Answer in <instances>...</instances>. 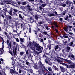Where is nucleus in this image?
<instances>
[{
    "label": "nucleus",
    "instance_id": "obj_27",
    "mask_svg": "<svg viewBox=\"0 0 75 75\" xmlns=\"http://www.w3.org/2000/svg\"><path fill=\"white\" fill-rule=\"evenodd\" d=\"M68 27H65L64 29V30L65 31L68 32Z\"/></svg>",
    "mask_w": 75,
    "mask_h": 75
},
{
    "label": "nucleus",
    "instance_id": "obj_32",
    "mask_svg": "<svg viewBox=\"0 0 75 75\" xmlns=\"http://www.w3.org/2000/svg\"><path fill=\"white\" fill-rule=\"evenodd\" d=\"M44 34L45 35H48L49 37H50L51 36L49 35L48 34V33H47L45 31L43 32Z\"/></svg>",
    "mask_w": 75,
    "mask_h": 75
},
{
    "label": "nucleus",
    "instance_id": "obj_30",
    "mask_svg": "<svg viewBox=\"0 0 75 75\" xmlns=\"http://www.w3.org/2000/svg\"><path fill=\"white\" fill-rule=\"evenodd\" d=\"M1 11L2 12V13H4V14H5V15H6V10L5 9H3V10H1Z\"/></svg>",
    "mask_w": 75,
    "mask_h": 75
},
{
    "label": "nucleus",
    "instance_id": "obj_56",
    "mask_svg": "<svg viewBox=\"0 0 75 75\" xmlns=\"http://www.w3.org/2000/svg\"><path fill=\"white\" fill-rule=\"evenodd\" d=\"M40 42H44V40L42 39H41V38H40Z\"/></svg>",
    "mask_w": 75,
    "mask_h": 75
},
{
    "label": "nucleus",
    "instance_id": "obj_58",
    "mask_svg": "<svg viewBox=\"0 0 75 75\" xmlns=\"http://www.w3.org/2000/svg\"><path fill=\"white\" fill-rule=\"evenodd\" d=\"M24 25H23V23H22V24H21V27L22 28H23V29L24 28Z\"/></svg>",
    "mask_w": 75,
    "mask_h": 75
},
{
    "label": "nucleus",
    "instance_id": "obj_11",
    "mask_svg": "<svg viewBox=\"0 0 75 75\" xmlns=\"http://www.w3.org/2000/svg\"><path fill=\"white\" fill-rule=\"evenodd\" d=\"M25 62L26 65L27 66V67H30V65L31 64V63H29V62L28 61V60H27L25 61Z\"/></svg>",
    "mask_w": 75,
    "mask_h": 75
},
{
    "label": "nucleus",
    "instance_id": "obj_31",
    "mask_svg": "<svg viewBox=\"0 0 75 75\" xmlns=\"http://www.w3.org/2000/svg\"><path fill=\"white\" fill-rule=\"evenodd\" d=\"M38 23H39L40 25L42 24H43V23H44V22L41 21H39L38 22Z\"/></svg>",
    "mask_w": 75,
    "mask_h": 75
},
{
    "label": "nucleus",
    "instance_id": "obj_42",
    "mask_svg": "<svg viewBox=\"0 0 75 75\" xmlns=\"http://www.w3.org/2000/svg\"><path fill=\"white\" fill-rule=\"evenodd\" d=\"M27 9L29 11H33V9L30 8H27Z\"/></svg>",
    "mask_w": 75,
    "mask_h": 75
},
{
    "label": "nucleus",
    "instance_id": "obj_60",
    "mask_svg": "<svg viewBox=\"0 0 75 75\" xmlns=\"http://www.w3.org/2000/svg\"><path fill=\"white\" fill-rule=\"evenodd\" d=\"M22 3L23 5H25L26 4H27V3H26V2H23Z\"/></svg>",
    "mask_w": 75,
    "mask_h": 75
},
{
    "label": "nucleus",
    "instance_id": "obj_51",
    "mask_svg": "<svg viewBox=\"0 0 75 75\" xmlns=\"http://www.w3.org/2000/svg\"><path fill=\"white\" fill-rule=\"evenodd\" d=\"M20 54L21 56H23V55H24V52H20Z\"/></svg>",
    "mask_w": 75,
    "mask_h": 75
},
{
    "label": "nucleus",
    "instance_id": "obj_55",
    "mask_svg": "<svg viewBox=\"0 0 75 75\" xmlns=\"http://www.w3.org/2000/svg\"><path fill=\"white\" fill-rule=\"evenodd\" d=\"M48 41H49V43L48 44H50V45H54L52 44H51V41L50 40H48Z\"/></svg>",
    "mask_w": 75,
    "mask_h": 75
},
{
    "label": "nucleus",
    "instance_id": "obj_62",
    "mask_svg": "<svg viewBox=\"0 0 75 75\" xmlns=\"http://www.w3.org/2000/svg\"><path fill=\"white\" fill-rule=\"evenodd\" d=\"M37 31H38H38H40V28H38L37 27Z\"/></svg>",
    "mask_w": 75,
    "mask_h": 75
},
{
    "label": "nucleus",
    "instance_id": "obj_4",
    "mask_svg": "<svg viewBox=\"0 0 75 75\" xmlns=\"http://www.w3.org/2000/svg\"><path fill=\"white\" fill-rule=\"evenodd\" d=\"M68 58H70L71 59V60L74 61L75 59L74 55L71 53H69V55L68 56Z\"/></svg>",
    "mask_w": 75,
    "mask_h": 75
},
{
    "label": "nucleus",
    "instance_id": "obj_20",
    "mask_svg": "<svg viewBox=\"0 0 75 75\" xmlns=\"http://www.w3.org/2000/svg\"><path fill=\"white\" fill-rule=\"evenodd\" d=\"M4 2L7 4H10V1H8V0H4Z\"/></svg>",
    "mask_w": 75,
    "mask_h": 75
},
{
    "label": "nucleus",
    "instance_id": "obj_7",
    "mask_svg": "<svg viewBox=\"0 0 75 75\" xmlns=\"http://www.w3.org/2000/svg\"><path fill=\"white\" fill-rule=\"evenodd\" d=\"M13 52L14 57H16V55H17V48H15V49H13Z\"/></svg>",
    "mask_w": 75,
    "mask_h": 75
},
{
    "label": "nucleus",
    "instance_id": "obj_6",
    "mask_svg": "<svg viewBox=\"0 0 75 75\" xmlns=\"http://www.w3.org/2000/svg\"><path fill=\"white\" fill-rule=\"evenodd\" d=\"M45 57V58H46V59H45V62H46V64H49V63H48V60H47L48 58V57L45 54H44L43 56H42V58H44Z\"/></svg>",
    "mask_w": 75,
    "mask_h": 75
},
{
    "label": "nucleus",
    "instance_id": "obj_46",
    "mask_svg": "<svg viewBox=\"0 0 75 75\" xmlns=\"http://www.w3.org/2000/svg\"><path fill=\"white\" fill-rule=\"evenodd\" d=\"M39 37H41V38H42V37H43V35L41 33H40L39 34Z\"/></svg>",
    "mask_w": 75,
    "mask_h": 75
},
{
    "label": "nucleus",
    "instance_id": "obj_19",
    "mask_svg": "<svg viewBox=\"0 0 75 75\" xmlns=\"http://www.w3.org/2000/svg\"><path fill=\"white\" fill-rule=\"evenodd\" d=\"M11 65L13 67V68H15V65H16V63H15V61H13L12 62Z\"/></svg>",
    "mask_w": 75,
    "mask_h": 75
},
{
    "label": "nucleus",
    "instance_id": "obj_40",
    "mask_svg": "<svg viewBox=\"0 0 75 75\" xmlns=\"http://www.w3.org/2000/svg\"><path fill=\"white\" fill-rule=\"evenodd\" d=\"M2 13H0V16H1L3 18H4V14H2Z\"/></svg>",
    "mask_w": 75,
    "mask_h": 75
},
{
    "label": "nucleus",
    "instance_id": "obj_2",
    "mask_svg": "<svg viewBox=\"0 0 75 75\" xmlns=\"http://www.w3.org/2000/svg\"><path fill=\"white\" fill-rule=\"evenodd\" d=\"M13 69H9L10 71L9 73L13 75H18V72L16 71L15 68H13Z\"/></svg>",
    "mask_w": 75,
    "mask_h": 75
},
{
    "label": "nucleus",
    "instance_id": "obj_47",
    "mask_svg": "<svg viewBox=\"0 0 75 75\" xmlns=\"http://www.w3.org/2000/svg\"><path fill=\"white\" fill-rule=\"evenodd\" d=\"M31 50H32V51H35V47H31Z\"/></svg>",
    "mask_w": 75,
    "mask_h": 75
},
{
    "label": "nucleus",
    "instance_id": "obj_10",
    "mask_svg": "<svg viewBox=\"0 0 75 75\" xmlns=\"http://www.w3.org/2000/svg\"><path fill=\"white\" fill-rule=\"evenodd\" d=\"M6 43L8 46H9L10 48H11V42H9L8 40H6Z\"/></svg>",
    "mask_w": 75,
    "mask_h": 75
},
{
    "label": "nucleus",
    "instance_id": "obj_35",
    "mask_svg": "<svg viewBox=\"0 0 75 75\" xmlns=\"http://www.w3.org/2000/svg\"><path fill=\"white\" fill-rule=\"evenodd\" d=\"M19 18H21V19L23 20L24 19L22 17V16L21 15V14H19Z\"/></svg>",
    "mask_w": 75,
    "mask_h": 75
},
{
    "label": "nucleus",
    "instance_id": "obj_23",
    "mask_svg": "<svg viewBox=\"0 0 75 75\" xmlns=\"http://www.w3.org/2000/svg\"><path fill=\"white\" fill-rule=\"evenodd\" d=\"M43 8L41 6H39V8H38L39 10H40V11H43Z\"/></svg>",
    "mask_w": 75,
    "mask_h": 75
},
{
    "label": "nucleus",
    "instance_id": "obj_36",
    "mask_svg": "<svg viewBox=\"0 0 75 75\" xmlns=\"http://www.w3.org/2000/svg\"><path fill=\"white\" fill-rule=\"evenodd\" d=\"M10 51V49H9V51H8V52H9L11 55H13V51Z\"/></svg>",
    "mask_w": 75,
    "mask_h": 75
},
{
    "label": "nucleus",
    "instance_id": "obj_14",
    "mask_svg": "<svg viewBox=\"0 0 75 75\" xmlns=\"http://www.w3.org/2000/svg\"><path fill=\"white\" fill-rule=\"evenodd\" d=\"M64 61H65L67 62V63H68V64H72V62L71 61V60H69L66 59H64Z\"/></svg>",
    "mask_w": 75,
    "mask_h": 75
},
{
    "label": "nucleus",
    "instance_id": "obj_22",
    "mask_svg": "<svg viewBox=\"0 0 75 75\" xmlns=\"http://www.w3.org/2000/svg\"><path fill=\"white\" fill-rule=\"evenodd\" d=\"M60 6L63 7H65V6H66V4H64V3H61L60 4Z\"/></svg>",
    "mask_w": 75,
    "mask_h": 75
},
{
    "label": "nucleus",
    "instance_id": "obj_38",
    "mask_svg": "<svg viewBox=\"0 0 75 75\" xmlns=\"http://www.w3.org/2000/svg\"><path fill=\"white\" fill-rule=\"evenodd\" d=\"M53 67H54V68L55 69V71H59V69L58 68H57V67L56 66H53Z\"/></svg>",
    "mask_w": 75,
    "mask_h": 75
},
{
    "label": "nucleus",
    "instance_id": "obj_61",
    "mask_svg": "<svg viewBox=\"0 0 75 75\" xmlns=\"http://www.w3.org/2000/svg\"><path fill=\"white\" fill-rule=\"evenodd\" d=\"M19 69V73H21V72H22V70H21V69Z\"/></svg>",
    "mask_w": 75,
    "mask_h": 75
},
{
    "label": "nucleus",
    "instance_id": "obj_50",
    "mask_svg": "<svg viewBox=\"0 0 75 75\" xmlns=\"http://www.w3.org/2000/svg\"><path fill=\"white\" fill-rule=\"evenodd\" d=\"M59 21L60 23H62L63 22V19L62 18H59Z\"/></svg>",
    "mask_w": 75,
    "mask_h": 75
},
{
    "label": "nucleus",
    "instance_id": "obj_25",
    "mask_svg": "<svg viewBox=\"0 0 75 75\" xmlns=\"http://www.w3.org/2000/svg\"><path fill=\"white\" fill-rule=\"evenodd\" d=\"M30 22L31 23H32V22H31V20L32 21V22L33 23L34 22H35V21L34 20V18H32L31 17H30Z\"/></svg>",
    "mask_w": 75,
    "mask_h": 75
},
{
    "label": "nucleus",
    "instance_id": "obj_16",
    "mask_svg": "<svg viewBox=\"0 0 75 75\" xmlns=\"http://www.w3.org/2000/svg\"><path fill=\"white\" fill-rule=\"evenodd\" d=\"M51 45H50V44H48L47 45L46 49L47 50V49H48L49 50H51Z\"/></svg>",
    "mask_w": 75,
    "mask_h": 75
},
{
    "label": "nucleus",
    "instance_id": "obj_52",
    "mask_svg": "<svg viewBox=\"0 0 75 75\" xmlns=\"http://www.w3.org/2000/svg\"><path fill=\"white\" fill-rule=\"evenodd\" d=\"M74 44V43L72 42H71L69 43V45L71 47L72 46V45H73V44Z\"/></svg>",
    "mask_w": 75,
    "mask_h": 75
},
{
    "label": "nucleus",
    "instance_id": "obj_54",
    "mask_svg": "<svg viewBox=\"0 0 75 75\" xmlns=\"http://www.w3.org/2000/svg\"><path fill=\"white\" fill-rule=\"evenodd\" d=\"M45 28L47 30H49V28H48V27L47 25H46L45 26Z\"/></svg>",
    "mask_w": 75,
    "mask_h": 75
},
{
    "label": "nucleus",
    "instance_id": "obj_53",
    "mask_svg": "<svg viewBox=\"0 0 75 75\" xmlns=\"http://www.w3.org/2000/svg\"><path fill=\"white\" fill-rule=\"evenodd\" d=\"M3 1L1 0V2H0V4L1 5H3Z\"/></svg>",
    "mask_w": 75,
    "mask_h": 75
},
{
    "label": "nucleus",
    "instance_id": "obj_3",
    "mask_svg": "<svg viewBox=\"0 0 75 75\" xmlns=\"http://www.w3.org/2000/svg\"><path fill=\"white\" fill-rule=\"evenodd\" d=\"M57 59H56L57 61H58L59 63L60 64H62L63 65H65V63H62V62L64 61V59L59 57L58 56H57Z\"/></svg>",
    "mask_w": 75,
    "mask_h": 75
},
{
    "label": "nucleus",
    "instance_id": "obj_33",
    "mask_svg": "<svg viewBox=\"0 0 75 75\" xmlns=\"http://www.w3.org/2000/svg\"><path fill=\"white\" fill-rule=\"evenodd\" d=\"M46 8H43V9L42 11V12L43 13H46Z\"/></svg>",
    "mask_w": 75,
    "mask_h": 75
},
{
    "label": "nucleus",
    "instance_id": "obj_5",
    "mask_svg": "<svg viewBox=\"0 0 75 75\" xmlns=\"http://www.w3.org/2000/svg\"><path fill=\"white\" fill-rule=\"evenodd\" d=\"M60 69L62 72H63V73H64V72H65L66 69L65 68H64V67L62 66H60Z\"/></svg>",
    "mask_w": 75,
    "mask_h": 75
},
{
    "label": "nucleus",
    "instance_id": "obj_15",
    "mask_svg": "<svg viewBox=\"0 0 75 75\" xmlns=\"http://www.w3.org/2000/svg\"><path fill=\"white\" fill-rule=\"evenodd\" d=\"M0 51L1 52L0 53L1 55L2 54H3L4 53V52H5L4 50H3L1 48H0Z\"/></svg>",
    "mask_w": 75,
    "mask_h": 75
},
{
    "label": "nucleus",
    "instance_id": "obj_18",
    "mask_svg": "<svg viewBox=\"0 0 75 75\" xmlns=\"http://www.w3.org/2000/svg\"><path fill=\"white\" fill-rule=\"evenodd\" d=\"M59 48V47H58V45H56L55 46V48L54 49V50L55 51H56V52H58V51L57 50H58Z\"/></svg>",
    "mask_w": 75,
    "mask_h": 75
},
{
    "label": "nucleus",
    "instance_id": "obj_26",
    "mask_svg": "<svg viewBox=\"0 0 75 75\" xmlns=\"http://www.w3.org/2000/svg\"><path fill=\"white\" fill-rule=\"evenodd\" d=\"M19 41L20 42H24V38H20Z\"/></svg>",
    "mask_w": 75,
    "mask_h": 75
},
{
    "label": "nucleus",
    "instance_id": "obj_43",
    "mask_svg": "<svg viewBox=\"0 0 75 75\" xmlns=\"http://www.w3.org/2000/svg\"><path fill=\"white\" fill-rule=\"evenodd\" d=\"M25 51L26 52V54H27V55H28V50H26V49H25Z\"/></svg>",
    "mask_w": 75,
    "mask_h": 75
},
{
    "label": "nucleus",
    "instance_id": "obj_64",
    "mask_svg": "<svg viewBox=\"0 0 75 75\" xmlns=\"http://www.w3.org/2000/svg\"><path fill=\"white\" fill-rule=\"evenodd\" d=\"M27 8H30V7H31V6H30V5L28 4L27 6Z\"/></svg>",
    "mask_w": 75,
    "mask_h": 75
},
{
    "label": "nucleus",
    "instance_id": "obj_63",
    "mask_svg": "<svg viewBox=\"0 0 75 75\" xmlns=\"http://www.w3.org/2000/svg\"><path fill=\"white\" fill-rule=\"evenodd\" d=\"M48 11H49L48 10V8H46V13H48Z\"/></svg>",
    "mask_w": 75,
    "mask_h": 75
},
{
    "label": "nucleus",
    "instance_id": "obj_34",
    "mask_svg": "<svg viewBox=\"0 0 75 75\" xmlns=\"http://www.w3.org/2000/svg\"><path fill=\"white\" fill-rule=\"evenodd\" d=\"M66 12H67V11L65 10V11H64V12L62 13V16H65V14H66Z\"/></svg>",
    "mask_w": 75,
    "mask_h": 75
},
{
    "label": "nucleus",
    "instance_id": "obj_9",
    "mask_svg": "<svg viewBox=\"0 0 75 75\" xmlns=\"http://www.w3.org/2000/svg\"><path fill=\"white\" fill-rule=\"evenodd\" d=\"M5 17H6L7 19H8L9 21H11L12 20V17L10 15H7L6 14L5 15Z\"/></svg>",
    "mask_w": 75,
    "mask_h": 75
},
{
    "label": "nucleus",
    "instance_id": "obj_44",
    "mask_svg": "<svg viewBox=\"0 0 75 75\" xmlns=\"http://www.w3.org/2000/svg\"><path fill=\"white\" fill-rule=\"evenodd\" d=\"M53 30L54 31H55L56 33H58V30L57 29L55 28Z\"/></svg>",
    "mask_w": 75,
    "mask_h": 75
},
{
    "label": "nucleus",
    "instance_id": "obj_59",
    "mask_svg": "<svg viewBox=\"0 0 75 75\" xmlns=\"http://www.w3.org/2000/svg\"><path fill=\"white\" fill-rule=\"evenodd\" d=\"M29 71L31 73H32V74H33V70H32V69H31L29 70Z\"/></svg>",
    "mask_w": 75,
    "mask_h": 75
},
{
    "label": "nucleus",
    "instance_id": "obj_49",
    "mask_svg": "<svg viewBox=\"0 0 75 75\" xmlns=\"http://www.w3.org/2000/svg\"><path fill=\"white\" fill-rule=\"evenodd\" d=\"M46 6V4H42L40 5V6H41L42 7H44Z\"/></svg>",
    "mask_w": 75,
    "mask_h": 75
},
{
    "label": "nucleus",
    "instance_id": "obj_48",
    "mask_svg": "<svg viewBox=\"0 0 75 75\" xmlns=\"http://www.w3.org/2000/svg\"><path fill=\"white\" fill-rule=\"evenodd\" d=\"M35 18L36 20H38V16H37V15H36L35 16Z\"/></svg>",
    "mask_w": 75,
    "mask_h": 75
},
{
    "label": "nucleus",
    "instance_id": "obj_28",
    "mask_svg": "<svg viewBox=\"0 0 75 75\" xmlns=\"http://www.w3.org/2000/svg\"><path fill=\"white\" fill-rule=\"evenodd\" d=\"M53 24L55 27H56L57 28H58V25H57V23L54 22L53 23Z\"/></svg>",
    "mask_w": 75,
    "mask_h": 75
},
{
    "label": "nucleus",
    "instance_id": "obj_41",
    "mask_svg": "<svg viewBox=\"0 0 75 75\" xmlns=\"http://www.w3.org/2000/svg\"><path fill=\"white\" fill-rule=\"evenodd\" d=\"M70 2V1H69V0H67L66 1V3L68 5Z\"/></svg>",
    "mask_w": 75,
    "mask_h": 75
},
{
    "label": "nucleus",
    "instance_id": "obj_29",
    "mask_svg": "<svg viewBox=\"0 0 75 75\" xmlns=\"http://www.w3.org/2000/svg\"><path fill=\"white\" fill-rule=\"evenodd\" d=\"M33 68L35 69H38V68H37V65L36 64H34Z\"/></svg>",
    "mask_w": 75,
    "mask_h": 75
},
{
    "label": "nucleus",
    "instance_id": "obj_37",
    "mask_svg": "<svg viewBox=\"0 0 75 75\" xmlns=\"http://www.w3.org/2000/svg\"><path fill=\"white\" fill-rule=\"evenodd\" d=\"M13 10L15 12V13H14V14H15V13H17V12H18V10L16 9L15 8H14L13 9Z\"/></svg>",
    "mask_w": 75,
    "mask_h": 75
},
{
    "label": "nucleus",
    "instance_id": "obj_21",
    "mask_svg": "<svg viewBox=\"0 0 75 75\" xmlns=\"http://www.w3.org/2000/svg\"><path fill=\"white\" fill-rule=\"evenodd\" d=\"M74 67H75L74 65L71 64L68 66V68H74Z\"/></svg>",
    "mask_w": 75,
    "mask_h": 75
},
{
    "label": "nucleus",
    "instance_id": "obj_39",
    "mask_svg": "<svg viewBox=\"0 0 75 75\" xmlns=\"http://www.w3.org/2000/svg\"><path fill=\"white\" fill-rule=\"evenodd\" d=\"M55 15L54 13H51L50 14H49V17H52V16H55Z\"/></svg>",
    "mask_w": 75,
    "mask_h": 75
},
{
    "label": "nucleus",
    "instance_id": "obj_8",
    "mask_svg": "<svg viewBox=\"0 0 75 75\" xmlns=\"http://www.w3.org/2000/svg\"><path fill=\"white\" fill-rule=\"evenodd\" d=\"M5 10L6 12L7 11L8 13H9L10 15L12 16V14H13V12H12V8H11L10 10H9V11H7V8H5Z\"/></svg>",
    "mask_w": 75,
    "mask_h": 75
},
{
    "label": "nucleus",
    "instance_id": "obj_24",
    "mask_svg": "<svg viewBox=\"0 0 75 75\" xmlns=\"http://www.w3.org/2000/svg\"><path fill=\"white\" fill-rule=\"evenodd\" d=\"M68 18H69V16L67 15L66 16L64 17V19L65 20H69V19H68Z\"/></svg>",
    "mask_w": 75,
    "mask_h": 75
},
{
    "label": "nucleus",
    "instance_id": "obj_17",
    "mask_svg": "<svg viewBox=\"0 0 75 75\" xmlns=\"http://www.w3.org/2000/svg\"><path fill=\"white\" fill-rule=\"evenodd\" d=\"M46 55H50L51 57H52L54 55V54H52L51 52H49V53H46Z\"/></svg>",
    "mask_w": 75,
    "mask_h": 75
},
{
    "label": "nucleus",
    "instance_id": "obj_1",
    "mask_svg": "<svg viewBox=\"0 0 75 75\" xmlns=\"http://www.w3.org/2000/svg\"><path fill=\"white\" fill-rule=\"evenodd\" d=\"M32 44L33 45L34 47L36 48V50L37 51H38L39 52V53L40 54L42 52V51L44 50V48L43 47L41 46L40 45H39V43H37L33 41V42H31Z\"/></svg>",
    "mask_w": 75,
    "mask_h": 75
},
{
    "label": "nucleus",
    "instance_id": "obj_57",
    "mask_svg": "<svg viewBox=\"0 0 75 75\" xmlns=\"http://www.w3.org/2000/svg\"><path fill=\"white\" fill-rule=\"evenodd\" d=\"M48 70H49V71H52V70L51 69V68L50 67L48 68Z\"/></svg>",
    "mask_w": 75,
    "mask_h": 75
},
{
    "label": "nucleus",
    "instance_id": "obj_12",
    "mask_svg": "<svg viewBox=\"0 0 75 75\" xmlns=\"http://www.w3.org/2000/svg\"><path fill=\"white\" fill-rule=\"evenodd\" d=\"M52 53H53V54H55V55H56V56H54V57L57 58V59L58 57H57V56H58L57 54V52H55V49H52Z\"/></svg>",
    "mask_w": 75,
    "mask_h": 75
},
{
    "label": "nucleus",
    "instance_id": "obj_13",
    "mask_svg": "<svg viewBox=\"0 0 75 75\" xmlns=\"http://www.w3.org/2000/svg\"><path fill=\"white\" fill-rule=\"evenodd\" d=\"M71 38H68L67 39H64L65 42H64L65 44H67L66 43H67L68 42H69V41H70V40H71Z\"/></svg>",
    "mask_w": 75,
    "mask_h": 75
},
{
    "label": "nucleus",
    "instance_id": "obj_45",
    "mask_svg": "<svg viewBox=\"0 0 75 75\" xmlns=\"http://www.w3.org/2000/svg\"><path fill=\"white\" fill-rule=\"evenodd\" d=\"M34 51V54H35V55H36V54H37V55H38V54H39V53H38V52H37V51H35V50Z\"/></svg>",
    "mask_w": 75,
    "mask_h": 75
}]
</instances>
